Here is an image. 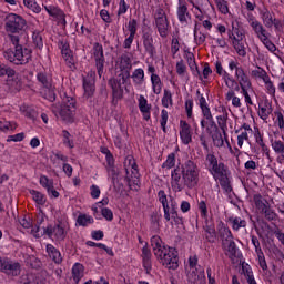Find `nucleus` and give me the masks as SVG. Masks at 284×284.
<instances>
[{
  "label": "nucleus",
  "mask_w": 284,
  "mask_h": 284,
  "mask_svg": "<svg viewBox=\"0 0 284 284\" xmlns=\"http://www.w3.org/2000/svg\"><path fill=\"white\" fill-rule=\"evenodd\" d=\"M28 28V21L20 14L9 13L4 18V30L14 48L4 52V58L14 65H26L32 61V49L23 48L20 44L21 38L17 34H23Z\"/></svg>",
  "instance_id": "1"
},
{
  "label": "nucleus",
  "mask_w": 284,
  "mask_h": 284,
  "mask_svg": "<svg viewBox=\"0 0 284 284\" xmlns=\"http://www.w3.org/2000/svg\"><path fill=\"white\" fill-rule=\"evenodd\" d=\"M200 181L201 169L192 160H186L171 172V187L175 193L183 192V190H196Z\"/></svg>",
  "instance_id": "2"
},
{
  "label": "nucleus",
  "mask_w": 284,
  "mask_h": 284,
  "mask_svg": "<svg viewBox=\"0 0 284 284\" xmlns=\"http://www.w3.org/2000/svg\"><path fill=\"white\" fill-rule=\"evenodd\" d=\"M151 247L159 263L166 270H179V252L176 248L165 245L161 236L153 235L151 237Z\"/></svg>",
  "instance_id": "3"
},
{
  "label": "nucleus",
  "mask_w": 284,
  "mask_h": 284,
  "mask_svg": "<svg viewBox=\"0 0 284 284\" xmlns=\"http://www.w3.org/2000/svg\"><path fill=\"white\" fill-rule=\"evenodd\" d=\"M206 169L215 181L219 179L220 185L222 190L226 194H231L232 192V183L230 182V178H227V165L223 162H219V158L214 155V153H207L205 156Z\"/></svg>",
  "instance_id": "4"
},
{
  "label": "nucleus",
  "mask_w": 284,
  "mask_h": 284,
  "mask_svg": "<svg viewBox=\"0 0 284 284\" xmlns=\"http://www.w3.org/2000/svg\"><path fill=\"white\" fill-rule=\"evenodd\" d=\"M41 223H43V217L40 222L32 227L31 233L36 239H41V236H48V239H52L54 236L55 241L61 243V241H65V236H68V232H65V224L59 221L57 224L52 225L49 224L47 227H42L41 231Z\"/></svg>",
  "instance_id": "5"
},
{
  "label": "nucleus",
  "mask_w": 284,
  "mask_h": 284,
  "mask_svg": "<svg viewBox=\"0 0 284 284\" xmlns=\"http://www.w3.org/2000/svg\"><path fill=\"white\" fill-rule=\"evenodd\" d=\"M229 70L231 72H235V78L233 81H229L226 88L229 90H235V92H241V88H252V80H250V75L245 72V69L236 60H231L229 62Z\"/></svg>",
  "instance_id": "6"
},
{
  "label": "nucleus",
  "mask_w": 284,
  "mask_h": 284,
  "mask_svg": "<svg viewBox=\"0 0 284 284\" xmlns=\"http://www.w3.org/2000/svg\"><path fill=\"white\" fill-rule=\"evenodd\" d=\"M52 112L55 116L60 115V119H62L64 123H74V116L77 115V99L64 95L61 104L55 103L52 105Z\"/></svg>",
  "instance_id": "7"
},
{
  "label": "nucleus",
  "mask_w": 284,
  "mask_h": 284,
  "mask_svg": "<svg viewBox=\"0 0 284 284\" xmlns=\"http://www.w3.org/2000/svg\"><path fill=\"white\" fill-rule=\"evenodd\" d=\"M37 81L40 84V94L47 101L54 103L57 101V87H54V81L52 80V74L45 71H39L37 73Z\"/></svg>",
  "instance_id": "8"
},
{
  "label": "nucleus",
  "mask_w": 284,
  "mask_h": 284,
  "mask_svg": "<svg viewBox=\"0 0 284 284\" xmlns=\"http://www.w3.org/2000/svg\"><path fill=\"white\" fill-rule=\"evenodd\" d=\"M130 81V70H124L115 78H111L108 81V85L112 90V105L116 108L119 105V101L123 99V85Z\"/></svg>",
  "instance_id": "9"
},
{
  "label": "nucleus",
  "mask_w": 284,
  "mask_h": 284,
  "mask_svg": "<svg viewBox=\"0 0 284 284\" xmlns=\"http://www.w3.org/2000/svg\"><path fill=\"white\" fill-rule=\"evenodd\" d=\"M154 19L160 37L165 39L168 37V28H170V22L168 21V14L165 13V10L162 8L156 9Z\"/></svg>",
  "instance_id": "10"
},
{
  "label": "nucleus",
  "mask_w": 284,
  "mask_h": 284,
  "mask_svg": "<svg viewBox=\"0 0 284 284\" xmlns=\"http://www.w3.org/2000/svg\"><path fill=\"white\" fill-rule=\"evenodd\" d=\"M0 272L7 276H19L21 274V264L8 257H0Z\"/></svg>",
  "instance_id": "11"
},
{
  "label": "nucleus",
  "mask_w": 284,
  "mask_h": 284,
  "mask_svg": "<svg viewBox=\"0 0 284 284\" xmlns=\"http://www.w3.org/2000/svg\"><path fill=\"white\" fill-rule=\"evenodd\" d=\"M59 48L61 50V54L70 70L74 71L77 70L74 54L72 53V50L70 49V43H68V40L61 39L59 40Z\"/></svg>",
  "instance_id": "12"
},
{
  "label": "nucleus",
  "mask_w": 284,
  "mask_h": 284,
  "mask_svg": "<svg viewBox=\"0 0 284 284\" xmlns=\"http://www.w3.org/2000/svg\"><path fill=\"white\" fill-rule=\"evenodd\" d=\"M93 57L95 59V68L99 77H103V68L105 65V55L103 54V45L99 42L93 45Z\"/></svg>",
  "instance_id": "13"
},
{
  "label": "nucleus",
  "mask_w": 284,
  "mask_h": 284,
  "mask_svg": "<svg viewBox=\"0 0 284 284\" xmlns=\"http://www.w3.org/2000/svg\"><path fill=\"white\" fill-rule=\"evenodd\" d=\"M142 41L144 50L149 54V57H154L156 54V47H154V38L152 37L151 30L142 31Z\"/></svg>",
  "instance_id": "14"
},
{
  "label": "nucleus",
  "mask_w": 284,
  "mask_h": 284,
  "mask_svg": "<svg viewBox=\"0 0 284 284\" xmlns=\"http://www.w3.org/2000/svg\"><path fill=\"white\" fill-rule=\"evenodd\" d=\"M248 23L253 30V32H255L257 39H260V41L263 39H267V36H270V32H267V29L265 27H263V23H261V21L256 20V18H254V16H252L248 19Z\"/></svg>",
  "instance_id": "15"
},
{
  "label": "nucleus",
  "mask_w": 284,
  "mask_h": 284,
  "mask_svg": "<svg viewBox=\"0 0 284 284\" xmlns=\"http://www.w3.org/2000/svg\"><path fill=\"white\" fill-rule=\"evenodd\" d=\"M94 73H89L87 77L83 78V90L84 97L87 99H91L94 97V92L97 91Z\"/></svg>",
  "instance_id": "16"
},
{
  "label": "nucleus",
  "mask_w": 284,
  "mask_h": 284,
  "mask_svg": "<svg viewBox=\"0 0 284 284\" xmlns=\"http://www.w3.org/2000/svg\"><path fill=\"white\" fill-rule=\"evenodd\" d=\"M180 138L184 145L192 143V126L185 120L180 121Z\"/></svg>",
  "instance_id": "17"
},
{
  "label": "nucleus",
  "mask_w": 284,
  "mask_h": 284,
  "mask_svg": "<svg viewBox=\"0 0 284 284\" xmlns=\"http://www.w3.org/2000/svg\"><path fill=\"white\" fill-rule=\"evenodd\" d=\"M45 250L49 258H51L55 265H61L63 263V256L61 255V251H59V248L52 244H47Z\"/></svg>",
  "instance_id": "18"
},
{
  "label": "nucleus",
  "mask_w": 284,
  "mask_h": 284,
  "mask_svg": "<svg viewBox=\"0 0 284 284\" xmlns=\"http://www.w3.org/2000/svg\"><path fill=\"white\" fill-rule=\"evenodd\" d=\"M203 230L205 232L204 236L205 240L209 243H216V226H214V223L205 221V224L203 225Z\"/></svg>",
  "instance_id": "19"
},
{
  "label": "nucleus",
  "mask_w": 284,
  "mask_h": 284,
  "mask_svg": "<svg viewBox=\"0 0 284 284\" xmlns=\"http://www.w3.org/2000/svg\"><path fill=\"white\" fill-rule=\"evenodd\" d=\"M231 28L227 30L229 39L234 41V39H245V33L241 30V24L239 21H232Z\"/></svg>",
  "instance_id": "20"
},
{
  "label": "nucleus",
  "mask_w": 284,
  "mask_h": 284,
  "mask_svg": "<svg viewBox=\"0 0 284 284\" xmlns=\"http://www.w3.org/2000/svg\"><path fill=\"white\" fill-rule=\"evenodd\" d=\"M178 19L180 23H187V19H192V14H190V11H187V4L181 0H179L178 6Z\"/></svg>",
  "instance_id": "21"
},
{
  "label": "nucleus",
  "mask_w": 284,
  "mask_h": 284,
  "mask_svg": "<svg viewBox=\"0 0 284 284\" xmlns=\"http://www.w3.org/2000/svg\"><path fill=\"white\" fill-rule=\"evenodd\" d=\"M44 10L48 12L49 17L53 19H60L65 24V12L57 6H44Z\"/></svg>",
  "instance_id": "22"
},
{
  "label": "nucleus",
  "mask_w": 284,
  "mask_h": 284,
  "mask_svg": "<svg viewBox=\"0 0 284 284\" xmlns=\"http://www.w3.org/2000/svg\"><path fill=\"white\" fill-rule=\"evenodd\" d=\"M227 222L232 226L233 232L247 227V221L241 216H230Z\"/></svg>",
  "instance_id": "23"
},
{
  "label": "nucleus",
  "mask_w": 284,
  "mask_h": 284,
  "mask_svg": "<svg viewBox=\"0 0 284 284\" xmlns=\"http://www.w3.org/2000/svg\"><path fill=\"white\" fill-rule=\"evenodd\" d=\"M217 234L222 240V243L225 241H230V239H234V235H232V231L225 223H223V221L217 224Z\"/></svg>",
  "instance_id": "24"
},
{
  "label": "nucleus",
  "mask_w": 284,
  "mask_h": 284,
  "mask_svg": "<svg viewBox=\"0 0 284 284\" xmlns=\"http://www.w3.org/2000/svg\"><path fill=\"white\" fill-rule=\"evenodd\" d=\"M215 72L216 74H219V77H222L225 85H227L229 81H231V83H234V77H232V74L223 69V64L221 63V61L215 62Z\"/></svg>",
  "instance_id": "25"
},
{
  "label": "nucleus",
  "mask_w": 284,
  "mask_h": 284,
  "mask_svg": "<svg viewBox=\"0 0 284 284\" xmlns=\"http://www.w3.org/2000/svg\"><path fill=\"white\" fill-rule=\"evenodd\" d=\"M222 247L229 253L230 258H236V252L239 248L236 247V242H234V239L222 242Z\"/></svg>",
  "instance_id": "26"
},
{
  "label": "nucleus",
  "mask_w": 284,
  "mask_h": 284,
  "mask_svg": "<svg viewBox=\"0 0 284 284\" xmlns=\"http://www.w3.org/2000/svg\"><path fill=\"white\" fill-rule=\"evenodd\" d=\"M187 65L194 72L195 77H200V80L203 81V75H201V71H199V67L196 65V58H194V53L186 52L185 54Z\"/></svg>",
  "instance_id": "27"
},
{
  "label": "nucleus",
  "mask_w": 284,
  "mask_h": 284,
  "mask_svg": "<svg viewBox=\"0 0 284 284\" xmlns=\"http://www.w3.org/2000/svg\"><path fill=\"white\" fill-rule=\"evenodd\" d=\"M272 112H274V109L272 108V102H270V100H265L263 106L260 108L258 116L263 121H267Z\"/></svg>",
  "instance_id": "28"
},
{
  "label": "nucleus",
  "mask_w": 284,
  "mask_h": 284,
  "mask_svg": "<svg viewBox=\"0 0 284 284\" xmlns=\"http://www.w3.org/2000/svg\"><path fill=\"white\" fill-rule=\"evenodd\" d=\"M260 16L265 28H272V26H274V13L271 12L270 9H262Z\"/></svg>",
  "instance_id": "29"
},
{
  "label": "nucleus",
  "mask_w": 284,
  "mask_h": 284,
  "mask_svg": "<svg viewBox=\"0 0 284 284\" xmlns=\"http://www.w3.org/2000/svg\"><path fill=\"white\" fill-rule=\"evenodd\" d=\"M19 284H45L41 277L34 274H24L20 277Z\"/></svg>",
  "instance_id": "30"
},
{
  "label": "nucleus",
  "mask_w": 284,
  "mask_h": 284,
  "mask_svg": "<svg viewBox=\"0 0 284 284\" xmlns=\"http://www.w3.org/2000/svg\"><path fill=\"white\" fill-rule=\"evenodd\" d=\"M130 78L133 80L134 85H141L145 83V71L141 68L135 69Z\"/></svg>",
  "instance_id": "31"
},
{
  "label": "nucleus",
  "mask_w": 284,
  "mask_h": 284,
  "mask_svg": "<svg viewBox=\"0 0 284 284\" xmlns=\"http://www.w3.org/2000/svg\"><path fill=\"white\" fill-rule=\"evenodd\" d=\"M202 116L206 119L207 125H206V132L207 134H212L213 132H217L219 125H216V122L214 121V116L212 115V112L204 113Z\"/></svg>",
  "instance_id": "32"
},
{
  "label": "nucleus",
  "mask_w": 284,
  "mask_h": 284,
  "mask_svg": "<svg viewBox=\"0 0 284 284\" xmlns=\"http://www.w3.org/2000/svg\"><path fill=\"white\" fill-rule=\"evenodd\" d=\"M232 45L237 52L239 57H247V51L245 50V43H243V39L234 38V40H232Z\"/></svg>",
  "instance_id": "33"
},
{
  "label": "nucleus",
  "mask_w": 284,
  "mask_h": 284,
  "mask_svg": "<svg viewBox=\"0 0 284 284\" xmlns=\"http://www.w3.org/2000/svg\"><path fill=\"white\" fill-rule=\"evenodd\" d=\"M131 174H126L125 176V181L126 183L130 185L131 183H133V185H139V165L136 166H132L131 169ZM133 179V180H132Z\"/></svg>",
  "instance_id": "34"
},
{
  "label": "nucleus",
  "mask_w": 284,
  "mask_h": 284,
  "mask_svg": "<svg viewBox=\"0 0 284 284\" xmlns=\"http://www.w3.org/2000/svg\"><path fill=\"white\" fill-rule=\"evenodd\" d=\"M151 83L154 94H161L163 90V82L161 81V77H159V74H151Z\"/></svg>",
  "instance_id": "35"
},
{
  "label": "nucleus",
  "mask_w": 284,
  "mask_h": 284,
  "mask_svg": "<svg viewBox=\"0 0 284 284\" xmlns=\"http://www.w3.org/2000/svg\"><path fill=\"white\" fill-rule=\"evenodd\" d=\"M216 119L220 130L225 135V130H227V109L225 106H222V115H219Z\"/></svg>",
  "instance_id": "36"
},
{
  "label": "nucleus",
  "mask_w": 284,
  "mask_h": 284,
  "mask_svg": "<svg viewBox=\"0 0 284 284\" xmlns=\"http://www.w3.org/2000/svg\"><path fill=\"white\" fill-rule=\"evenodd\" d=\"M85 267H83V264L81 263H75L72 267V276L74 283H79L81 281V277L83 276Z\"/></svg>",
  "instance_id": "37"
},
{
  "label": "nucleus",
  "mask_w": 284,
  "mask_h": 284,
  "mask_svg": "<svg viewBox=\"0 0 284 284\" xmlns=\"http://www.w3.org/2000/svg\"><path fill=\"white\" fill-rule=\"evenodd\" d=\"M8 77V79H14L17 71L10 68L8 64H0V78Z\"/></svg>",
  "instance_id": "38"
},
{
  "label": "nucleus",
  "mask_w": 284,
  "mask_h": 284,
  "mask_svg": "<svg viewBox=\"0 0 284 284\" xmlns=\"http://www.w3.org/2000/svg\"><path fill=\"white\" fill-rule=\"evenodd\" d=\"M211 135V139L215 145V148H223L225 145V142L223 140V134L221 131L217 129L216 131H213Z\"/></svg>",
  "instance_id": "39"
},
{
  "label": "nucleus",
  "mask_w": 284,
  "mask_h": 284,
  "mask_svg": "<svg viewBox=\"0 0 284 284\" xmlns=\"http://www.w3.org/2000/svg\"><path fill=\"white\" fill-rule=\"evenodd\" d=\"M29 194H31L33 201L37 203V205H43L48 199H45V194L37 191V190H30Z\"/></svg>",
  "instance_id": "40"
},
{
  "label": "nucleus",
  "mask_w": 284,
  "mask_h": 284,
  "mask_svg": "<svg viewBox=\"0 0 284 284\" xmlns=\"http://www.w3.org/2000/svg\"><path fill=\"white\" fill-rule=\"evenodd\" d=\"M77 223L81 227H88V225H92V223H94V217L87 214H80L77 219Z\"/></svg>",
  "instance_id": "41"
},
{
  "label": "nucleus",
  "mask_w": 284,
  "mask_h": 284,
  "mask_svg": "<svg viewBox=\"0 0 284 284\" xmlns=\"http://www.w3.org/2000/svg\"><path fill=\"white\" fill-rule=\"evenodd\" d=\"M253 201L257 210L263 212L270 204H267V201L263 200V195L261 193H257L253 195Z\"/></svg>",
  "instance_id": "42"
},
{
  "label": "nucleus",
  "mask_w": 284,
  "mask_h": 284,
  "mask_svg": "<svg viewBox=\"0 0 284 284\" xmlns=\"http://www.w3.org/2000/svg\"><path fill=\"white\" fill-rule=\"evenodd\" d=\"M266 221H278V213L272 209V206H267L262 211Z\"/></svg>",
  "instance_id": "43"
},
{
  "label": "nucleus",
  "mask_w": 284,
  "mask_h": 284,
  "mask_svg": "<svg viewBox=\"0 0 284 284\" xmlns=\"http://www.w3.org/2000/svg\"><path fill=\"white\" fill-rule=\"evenodd\" d=\"M32 41L38 50H43V36H41V31H33Z\"/></svg>",
  "instance_id": "44"
},
{
  "label": "nucleus",
  "mask_w": 284,
  "mask_h": 284,
  "mask_svg": "<svg viewBox=\"0 0 284 284\" xmlns=\"http://www.w3.org/2000/svg\"><path fill=\"white\" fill-rule=\"evenodd\" d=\"M62 143L70 150L74 149V140H72V134L68 132V130L62 131Z\"/></svg>",
  "instance_id": "45"
},
{
  "label": "nucleus",
  "mask_w": 284,
  "mask_h": 284,
  "mask_svg": "<svg viewBox=\"0 0 284 284\" xmlns=\"http://www.w3.org/2000/svg\"><path fill=\"white\" fill-rule=\"evenodd\" d=\"M176 165V154L170 153L166 158V161L162 164V168L166 170H172Z\"/></svg>",
  "instance_id": "46"
},
{
  "label": "nucleus",
  "mask_w": 284,
  "mask_h": 284,
  "mask_svg": "<svg viewBox=\"0 0 284 284\" xmlns=\"http://www.w3.org/2000/svg\"><path fill=\"white\" fill-rule=\"evenodd\" d=\"M272 148L276 154H281L282 159H284V143L281 140L272 141Z\"/></svg>",
  "instance_id": "47"
},
{
  "label": "nucleus",
  "mask_w": 284,
  "mask_h": 284,
  "mask_svg": "<svg viewBox=\"0 0 284 284\" xmlns=\"http://www.w3.org/2000/svg\"><path fill=\"white\" fill-rule=\"evenodd\" d=\"M23 3L26 8H29V10H32V12H36V14L41 12V7L37 3V0H23Z\"/></svg>",
  "instance_id": "48"
},
{
  "label": "nucleus",
  "mask_w": 284,
  "mask_h": 284,
  "mask_svg": "<svg viewBox=\"0 0 284 284\" xmlns=\"http://www.w3.org/2000/svg\"><path fill=\"white\" fill-rule=\"evenodd\" d=\"M162 105L163 108H170V105H173L172 92L168 89L164 90V94L162 98Z\"/></svg>",
  "instance_id": "49"
},
{
  "label": "nucleus",
  "mask_w": 284,
  "mask_h": 284,
  "mask_svg": "<svg viewBox=\"0 0 284 284\" xmlns=\"http://www.w3.org/2000/svg\"><path fill=\"white\" fill-rule=\"evenodd\" d=\"M138 101L140 112H148L149 110H152V104L148 103V99H145V97L140 95Z\"/></svg>",
  "instance_id": "50"
},
{
  "label": "nucleus",
  "mask_w": 284,
  "mask_h": 284,
  "mask_svg": "<svg viewBox=\"0 0 284 284\" xmlns=\"http://www.w3.org/2000/svg\"><path fill=\"white\" fill-rule=\"evenodd\" d=\"M202 281L203 280H202L201 275H199V273H196V268L187 274V282L190 284H201Z\"/></svg>",
  "instance_id": "51"
},
{
  "label": "nucleus",
  "mask_w": 284,
  "mask_h": 284,
  "mask_svg": "<svg viewBox=\"0 0 284 284\" xmlns=\"http://www.w3.org/2000/svg\"><path fill=\"white\" fill-rule=\"evenodd\" d=\"M17 130L16 122H8V121H0V132H8V131Z\"/></svg>",
  "instance_id": "52"
},
{
  "label": "nucleus",
  "mask_w": 284,
  "mask_h": 284,
  "mask_svg": "<svg viewBox=\"0 0 284 284\" xmlns=\"http://www.w3.org/2000/svg\"><path fill=\"white\" fill-rule=\"evenodd\" d=\"M216 3V8L221 14H227L230 12V8L227 7V1L225 0H214Z\"/></svg>",
  "instance_id": "53"
},
{
  "label": "nucleus",
  "mask_w": 284,
  "mask_h": 284,
  "mask_svg": "<svg viewBox=\"0 0 284 284\" xmlns=\"http://www.w3.org/2000/svg\"><path fill=\"white\" fill-rule=\"evenodd\" d=\"M199 105H200V109L202 110V115L209 114L210 112H212L210 110V105H207V100H205V97L203 95H200Z\"/></svg>",
  "instance_id": "54"
},
{
  "label": "nucleus",
  "mask_w": 284,
  "mask_h": 284,
  "mask_svg": "<svg viewBox=\"0 0 284 284\" xmlns=\"http://www.w3.org/2000/svg\"><path fill=\"white\" fill-rule=\"evenodd\" d=\"M136 161L134 160L133 156L128 155L124 162V168H125V172L126 174H130V169L132 168H136Z\"/></svg>",
  "instance_id": "55"
},
{
  "label": "nucleus",
  "mask_w": 284,
  "mask_h": 284,
  "mask_svg": "<svg viewBox=\"0 0 284 284\" xmlns=\"http://www.w3.org/2000/svg\"><path fill=\"white\" fill-rule=\"evenodd\" d=\"M193 110H194V100L186 99L185 100V112H186L187 119H192Z\"/></svg>",
  "instance_id": "56"
},
{
  "label": "nucleus",
  "mask_w": 284,
  "mask_h": 284,
  "mask_svg": "<svg viewBox=\"0 0 284 284\" xmlns=\"http://www.w3.org/2000/svg\"><path fill=\"white\" fill-rule=\"evenodd\" d=\"M106 172L110 174L113 185H115L116 181H119V172H116V166H106Z\"/></svg>",
  "instance_id": "57"
},
{
  "label": "nucleus",
  "mask_w": 284,
  "mask_h": 284,
  "mask_svg": "<svg viewBox=\"0 0 284 284\" xmlns=\"http://www.w3.org/2000/svg\"><path fill=\"white\" fill-rule=\"evenodd\" d=\"M163 210L165 221H171V217L179 212L175 209L170 207V204H166L165 207H163Z\"/></svg>",
  "instance_id": "58"
},
{
  "label": "nucleus",
  "mask_w": 284,
  "mask_h": 284,
  "mask_svg": "<svg viewBox=\"0 0 284 284\" xmlns=\"http://www.w3.org/2000/svg\"><path fill=\"white\" fill-rule=\"evenodd\" d=\"M161 128L164 132V134L168 132L166 125H168V110L163 109L161 111V120H160Z\"/></svg>",
  "instance_id": "59"
},
{
  "label": "nucleus",
  "mask_w": 284,
  "mask_h": 284,
  "mask_svg": "<svg viewBox=\"0 0 284 284\" xmlns=\"http://www.w3.org/2000/svg\"><path fill=\"white\" fill-rule=\"evenodd\" d=\"M205 39L207 37L203 32H196V28H194V40L197 45H203Z\"/></svg>",
  "instance_id": "60"
},
{
  "label": "nucleus",
  "mask_w": 284,
  "mask_h": 284,
  "mask_svg": "<svg viewBox=\"0 0 284 284\" xmlns=\"http://www.w3.org/2000/svg\"><path fill=\"white\" fill-rule=\"evenodd\" d=\"M136 27H138L136 19H132L129 21L128 30H129L131 37H136V30H138Z\"/></svg>",
  "instance_id": "61"
},
{
  "label": "nucleus",
  "mask_w": 284,
  "mask_h": 284,
  "mask_svg": "<svg viewBox=\"0 0 284 284\" xmlns=\"http://www.w3.org/2000/svg\"><path fill=\"white\" fill-rule=\"evenodd\" d=\"M160 222H161V215H159L158 213H152L151 225L153 230H159V227H161V225L159 224Z\"/></svg>",
  "instance_id": "62"
},
{
  "label": "nucleus",
  "mask_w": 284,
  "mask_h": 284,
  "mask_svg": "<svg viewBox=\"0 0 284 284\" xmlns=\"http://www.w3.org/2000/svg\"><path fill=\"white\" fill-rule=\"evenodd\" d=\"M273 26L275 28V32L283 33L284 32V19H276L274 18Z\"/></svg>",
  "instance_id": "63"
},
{
  "label": "nucleus",
  "mask_w": 284,
  "mask_h": 284,
  "mask_svg": "<svg viewBox=\"0 0 284 284\" xmlns=\"http://www.w3.org/2000/svg\"><path fill=\"white\" fill-rule=\"evenodd\" d=\"M274 114L276 116V123H277L280 130H284V116H283V113H281V111H275Z\"/></svg>",
  "instance_id": "64"
}]
</instances>
